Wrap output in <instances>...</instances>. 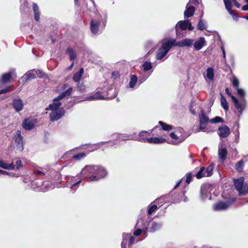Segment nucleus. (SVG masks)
<instances>
[{
    "label": "nucleus",
    "mask_w": 248,
    "mask_h": 248,
    "mask_svg": "<svg viewBox=\"0 0 248 248\" xmlns=\"http://www.w3.org/2000/svg\"><path fill=\"white\" fill-rule=\"evenodd\" d=\"M148 226V223L147 221H145L143 218L139 219L136 225L137 229L133 232L134 235L138 236L141 233H146Z\"/></svg>",
    "instance_id": "nucleus-7"
},
{
    "label": "nucleus",
    "mask_w": 248,
    "mask_h": 248,
    "mask_svg": "<svg viewBox=\"0 0 248 248\" xmlns=\"http://www.w3.org/2000/svg\"><path fill=\"white\" fill-rule=\"evenodd\" d=\"M199 3L198 0H190L188 2L187 4L191 5L192 4H193L194 5H196Z\"/></svg>",
    "instance_id": "nucleus-56"
},
{
    "label": "nucleus",
    "mask_w": 248,
    "mask_h": 248,
    "mask_svg": "<svg viewBox=\"0 0 248 248\" xmlns=\"http://www.w3.org/2000/svg\"><path fill=\"white\" fill-rule=\"evenodd\" d=\"M15 167L17 170L19 169L22 166V163L20 160H17L16 162Z\"/></svg>",
    "instance_id": "nucleus-52"
},
{
    "label": "nucleus",
    "mask_w": 248,
    "mask_h": 248,
    "mask_svg": "<svg viewBox=\"0 0 248 248\" xmlns=\"http://www.w3.org/2000/svg\"><path fill=\"white\" fill-rule=\"evenodd\" d=\"M228 151L226 147L222 145H219L218 149V161L223 163L227 158Z\"/></svg>",
    "instance_id": "nucleus-14"
},
{
    "label": "nucleus",
    "mask_w": 248,
    "mask_h": 248,
    "mask_svg": "<svg viewBox=\"0 0 248 248\" xmlns=\"http://www.w3.org/2000/svg\"><path fill=\"white\" fill-rule=\"evenodd\" d=\"M213 186L210 184H202L201 187V197L203 201L211 199V192Z\"/></svg>",
    "instance_id": "nucleus-8"
},
{
    "label": "nucleus",
    "mask_w": 248,
    "mask_h": 248,
    "mask_svg": "<svg viewBox=\"0 0 248 248\" xmlns=\"http://www.w3.org/2000/svg\"><path fill=\"white\" fill-rule=\"evenodd\" d=\"M46 171L43 170L42 168H35L33 169V174L37 176L41 175H45Z\"/></svg>",
    "instance_id": "nucleus-40"
},
{
    "label": "nucleus",
    "mask_w": 248,
    "mask_h": 248,
    "mask_svg": "<svg viewBox=\"0 0 248 248\" xmlns=\"http://www.w3.org/2000/svg\"><path fill=\"white\" fill-rule=\"evenodd\" d=\"M172 43L174 46L179 47H190L194 43V39L185 38L177 42L175 39L170 38Z\"/></svg>",
    "instance_id": "nucleus-11"
},
{
    "label": "nucleus",
    "mask_w": 248,
    "mask_h": 248,
    "mask_svg": "<svg viewBox=\"0 0 248 248\" xmlns=\"http://www.w3.org/2000/svg\"><path fill=\"white\" fill-rule=\"evenodd\" d=\"M244 178L241 177L234 179L235 188L238 191L240 195H245L248 193V185L244 184Z\"/></svg>",
    "instance_id": "nucleus-4"
},
{
    "label": "nucleus",
    "mask_w": 248,
    "mask_h": 248,
    "mask_svg": "<svg viewBox=\"0 0 248 248\" xmlns=\"http://www.w3.org/2000/svg\"><path fill=\"white\" fill-rule=\"evenodd\" d=\"M12 143L14 146V149L17 152H22L24 149V143L23 137L21 132L17 130L13 137Z\"/></svg>",
    "instance_id": "nucleus-6"
},
{
    "label": "nucleus",
    "mask_w": 248,
    "mask_h": 248,
    "mask_svg": "<svg viewBox=\"0 0 248 248\" xmlns=\"http://www.w3.org/2000/svg\"><path fill=\"white\" fill-rule=\"evenodd\" d=\"M158 124L161 125L163 130L165 131H170L172 129L171 125L167 124L162 121H159Z\"/></svg>",
    "instance_id": "nucleus-42"
},
{
    "label": "nucleus",
    "mask_w": 248,
    "mask_h": 248,
    "mask_svg": "<svg viewBox=\"0 0 248 248\" xmlns=\"http://www.w3.org/2000/svg\"><path fill=\"white\" fill-rule=\"evenodd\" d=\"M86 100L94 101L105 99V96L102 95V93L100 91L92 93L85 97Z\"/></svg>",
    "instance_id": "nucleus-16"
},
{
    "label": "nucleus",
    "mask_w": 248,
    "mask_h": 248,
    "mask_svg": "<svg viewBox=\"0 0 248 248\" xmlns=\"http://www.w3.org/2000/svg\"><path fill=\"white\" fill-rule=\"evenodd\" d=\"M226 93L231 97L236 108L238 110L239 113V117H240L242 115V108L241 107H243L245 105V100L243 99L241 102H239L238 99L236 98L235 96L232 95V93L230 92L228 88H226L225 90Z\"/></svg>",
    "instance_id": "nucleus-10"
},
{
    "label": "nucleus",
    "mask_w": 248,
    "mask_h": 248,
    "mask_svg": "<svg viewBox=\"0 0 248 248\" xmlns=\"http://www.w3.org/2000/svg\"><path fill=\"white\" fill-rule=\"evenodd\" d=\"M0 168L5 170H14L15 168V166L13 163L9 164L0 160Z\"/></svg>",
    "instance_id": "nucleus-29"
},
{
    "label": "nucleus",
    "mask_w": 248,
    "mask_h": 248,
    "mask_svg": "<svg viewBox=\"0 0 248 248\" xmlns=\"http://www.w3.org/2000/svg\"><path fill=\"white\" fill-rule=\"evenodd\" d=\"M213 165H210L209 166H208L206 169L205 168V172L206 173V176L209 177L213 174Z\"/></svg>",
    "instance_id": "nucleus-43"
},
{
    "label": "nucleus",
    "mask_w": 248,
    "mask_h": 248,
    "mask_svg": "<svg viewBox=\"0 0 248 248\" xmlns=\"http://www.w3.org/2000/svg\"><path fill=\"white\" fill-rule=\"evenodd\" d=\"M106 22L107 15L106 14L103 18L101 17L97 20H92L90 23L91 32L94 34L101 33L106 27Z\"/></svg>",
    "instance_id": "nucleus-2"
},
{
    "label": "nucleus",
    "mask_w": 248,
    "mask_h": 248,
    "mask_svg": "<svg viewBox=\"0 0 248 248\" xmlns=\"http://www.w3.org/2000/svg\"><path fill=\"white\" fill-rule=\"evenodd\" d=\"M189 110H190V111L191 112V113L193 115L196 114V111H195V109L193 108V107L191 104L190 105Z\"/></svg>",
    "instance_id": "nucleus-61"
},
{
    "label": "nucleus",
    "mask_w": 248,
    "mask_h": 248,
    "mask_svg": "<svg viewBox=\"0 0 248 248\" xmlns=\"http://www.w3.org/2000/svg\"><path fill=\"white\" fill-rule=\"evenodd\" d=\"M236 201L235 198H229L226 202H220L214 205V211H224L227 210Z\"/></svg>",
    "instance_id": "nucleus-9"
},
{
    "label": "nucleus",
    "mask_w": 248,
    "mask_h": 248,
    "mask_svg": "<svg viewBox=\"0 0 248 248\" xmlns=\"http://www.w3.org/2000/svg\"><path fill=\"white\" fill-rule=\"evenodd\" d=\"M108 174L106 169L98 165H86L81 171L84 178H88L90 181H98Z\"/></svg>",
    "instance_id": "nucleus-1"
},
{
    "label": "nucleus",
    "mask_w": 248,
    "mask_h": 248,
    "mask_svg": "<svg viewBox=\"0 0 248 248\" xmlns=\"http://www.w3.org/2000/svg\"><path fill=\"white\" fill-rule=\"evenodd\" d=\"M170 135L172 139L178 140L179 139L178 137L174 132H171Z\"/></svg>",
    "instance_id": "nucleus-59"
},
{
    "label": "nucleus",
    "mask_w": 248,
    "mask_h": 248,
    "mask_svg": "<svg viewBox=\"0 0 248 248\" xmlns=\"http://www.w3.org/2000/svg\"><path fill=\"white\" fill-rule=\"evenodd\" d=\"M65 113V110L63 108H61L57 110L52 111L49 114V117L51 121L54 122L61 119Z\"/></svg>",
    "instance_id": "nucleus-13"
},
{
    "label": "nucleus",
    "mask_w": 248,
    "mask_h": 248,
    "mask_svg": "<svg viewBox=\"0 0 248 248\" xmlns=\"http://www.w3.org/2000/svg\"><path fill=\"white\" fill-rule=\"evenodd\" d=\"M12 105L15 111L17 112L21 111L23 109V102L20 98L14 99L12 101Z\"/></svg>",
    "instance_id": "nucleus-17"
},
{
    "label": "nucleus",
    "mask_w": 248,
    "mask_h": 248,
    "mask_svg": "<svg viewBox=\"0 0 248 248\" xmlns=\"http://www.w3.org/2000/svg\"><path fill=\"white\" fill-rule=\"evenodd\" d=\"M43 185L45 187H48V189L51 187V184L49 182H44Z\"/></svg>",
    "instance_id": "nucleus-60"
},
{
    "label": "nucleus",
    "mask_w": 248,
    "mask_h": 248,
    "mask_svg": "<svg viewBox=\"0 0 248 248\" xmlns=\"http://www.w3.org/2000/svg\"><path fill=\"white\" fill-rule=\"evenodd\" d=\"M220 103L223 109L225 111H227L229 109L228 102L226 98L222 94H221Z\"/></svg>",
    "instance_id": "nucleus-38"
},
{
    "label": "nucleus",
    "mask_w": 248,
    "mask_h": 248,
    "mask_svg": "<svg viewBox=\"0 0 248 248\" xmlns=\"http://www.w3.org/2000/svg\"><path fill=\"white\" fill-rule=\"evenodd\" d=\"M233 128L235 129V132L238 133V137H239V125L238 123H236L233 126Z\"/></svg>",
    "instance_id": "nucleus-55"
},
{
    "label": "nucleus",
    "mask_w": 248,
    "mask_h": 248,
    "mask_svg": "<svg viewBox=\"0 0 248 248\" xmlns=\"http://www.w3.org/2000/svg\"><path fill=\"white\" fill-rule=\"evenodd\" d=\"M232 84L235 90L237 88H239V82L238 79L236 77H233L232 80Z\"/></svg>",
    "instance_id": "nucleus-49"
},
{
    "label": "nucleus",
    "mask_w": 248,
    "mask_h": 248,
    "mask_svg": "<svg viewBox=\"0 0 248 248\" xmlns=\"http://www.w3.org/2000/svg\"><path fill=\"white\" fill-rule=\"evenodd\" d=\"M225 8L230 15H231L234 20H237L238 16L234 14L232 10V3L231 0H223Z\"/></svg>",
    "instance_id": "nucleus-20"
},
{
    "label": "nucleus",
    "mask_w": 248,
    "mask_h": 248,
    "mask_svg": "<svg viewBox=\"0 0 248 248\" xmlns=\"http://www.w3.org/2000/svg\"><path fill=\"white\" fill-rule=\"evenodd\" d=\"M117 138L118 140H133L136 139L135 134H117Z\"/></svg>",
    "instance_id": "nucleus-25"
},
{
    "label": "nucleus",
    "mask_w": 248,
    "mask_h": 248,
    "mask_svg": "<svg viewBox=\"0 0 248 248\" xmlns=\"http://www.w3.org/2000/svg\"><path fill=\"white\" fill-rule=\"evenodd\" d=\"M242 10L245 11H248V4L245 5L242 7Z\"/></svg>",
    "instance_id": "nucleus-62"
},
{
    "label": "nucleus",
    "mask_w": 248,
    "mask_h": 248,
    "mask_svg": "<svg viewBox=\"0 0 248 248\" xmlns=\"http://www.w3.org/2000/svg\"><path fill=\"white\" fill-rule=\"evenodd\" d=\"M66 52L67 54L69 56L70 60L71 61H74V60L76 58V54L75 53V52L74 51L73 48H72L71 47H68L67 48V49L66 50Z\"/></svg>",
    "instance_id": "nucleus-35"
},
{
    "label": "nucleus",
    "mask_w": 248,
    "mask_h": 248,
    "mask_svg": "<svg viewBox=\"0 0 248 248\" xmlns=\"http://www.w3.org/2000/svg\"><path fill=\"white\" fill-rule=\"evenodd\" d=\"M230 134V128L226 125H222L219 127L218 134L221 138H226Z\"/></svg>",
    "instance_id": "nucleus-18"
},
{
    "label": "nucleus",
    "mask_w": 248,
    "mask_h": 248,
    "mask_svg": "<svg viewBox=\"0 0 248 248\" xmlns=\"http://www.w3.org/2000/svg\"><path fill=\"white\" fill-rule=\"evenodd\" d=\"M78 88L81 91H84L85 90V86L83 83L78 82Z\"/></svg>",
    "instance_id": "nucleus-53"
},
{
    "label": "nucleus",
    "mask_w": 248,
    "mask_h": 248,
    "mask_svg": "<svg viewBox=\"0 0 248 248\" xmlns=\"http://www.w3.org/2000/svg\"><path fill=\"white\" fill-rule=\"evenodd\" d=\"M195 176L198 179H201L203 177H207L205 172V167H201L199 170L196 173Z\"/></svg>",
    "instance_id": "nucleus-36"
},
{
    "label": "nucleus",
    "mask_w": 248,
    "mask_h": 248,
    "mask_svg": "<svg viewBox=\"0 0 248 248\" xmlns=\"http://www.w3.org/2000/svg\"><path fill=\"white\" fill-rule=\"evenodd\" d=\"M172 47H173V46L170 38L163 40L161 46L159 48L156 54V59L157 60H162Z\"/></svg>",
    "instance_id": "nucleus-3"
},
{
    "label": "nucleus",
    "mask_w": 248,
    "mask_h": 248,
    "mask_svg": "<svg viewBox=\"0 0 248 248\" xmlns=\"http://www.w3.org/2000/svg\"><path fill=\"white\" fill-rule=\"evenodd\" d=\"M142 67L144 72H147L153 68V65L151 62L145 61L142 64Z\"/></svg>",
    "instance_id": "nucleus-39"
},
{
    "label": "nucleus",
    "mask_w": 248,
    "mask_h": 248,
    "mask_svg": "<svg viewBox=\"0 0 248 248\" xmlns=\"http://www.w3.org/2000/svg\"><path fill=\"white\" fill-rule=\"evenodd\" d=\"M175 28L177 36H180L182 31H186L187 29L189 31H192L194 28L192 26L191 23L188 20L179 21L175 25Z\"/></svg>",
    "instance_id": "nucleus-5"
},
{
    "label": "nucleus",
    "mask_w": 248,
    "mask_h": 248,
    "mask_svg": "<svg viewBox=\"0 0 248 248\" xmlns=\"http://www.w3.org/2000/svg\"><path fill=\"white\" fill-rule=\"evenodd\" d=\"M135 238L128 233H124L123 234V241L121 243L122 248H126V244L128 243V247L134 244Z\"/></svg>",
    "instance_id": "nucleus-15"
},
{
    "label": "nucleus",
    "mask_w": 248,
    "mask_h": 248,
    "mask_svg": "<svg viewBox=\"0 0 248 248\" xmlns=\"http://www.w3.org/2000/svg\"><path fill=\"white\" fill-rule=\"evenodd\" d=\"M244 166V162L243 160H241L239 161L235 165V170L239 172L243 171Z\"/></svg>",
    "instance_id": "nucleus-41"
},
{
    "label": "nucleus",
    "mask_w": 248,
    "mask_h": 248,
    "mask_svg": "<svg viewBox=\"0 0 248 248\" xmlns=\"http://www.w3.org/2000/svg\"><path fill=\"white\" fill-rule=\"evenodd\" d=\"M12 87H13L11 86H9L3 89L0 90V94H3V93L8 92L9 91H10L11 90V89L12 88Z\"/></svg>",
    "instance_id": "nucleus-51"
},
{
    "label": "nucleus",
    "mask_w": 248,
    "mask_h": 248,
    "mask_svg": "<svg viewBox=\"0 0 248 248\" xmlns=\"http://www.w3.org/2000/svg\"><path fill=\"white\" fill-rule=\"evenodd\" d=\"M184 139H181V140H180L179 141H174V140H170V141H168V143H169V144H173V145H177V144H178L179 143H181V142H182L183 140H184Z\"/></svg>",
    "instance_id": "nucleus-54"
},
{
    "label": "nucleus",
    "mask_w": 248,
    "mask_h": 248,
    "mask_svg": "<svg viewBox=\"0 0 248 248\" xmlns=\"http://www.w3.org/2000/svg\"><path fill=\"white\" fill-rule=\"evenodd\" d=\"M150 135V133L146 131H141L138 135V137L136 139L137 140L141 141V142H147V137Z\"/></svg>",
    "instance_id": "nucleus-24"
},
{
    "label": "nucleus",
    "mask_w": 248,
    "mask_h": 248,
    "mask_svg": "<svg viewBox=\"0 0 248 248\" xmlns=\"http://www.w3.org/2000/svg\"><path fill=\"white\" fill-rule=\"evenodd\" d=\"M206 44V41L203 37H201L193 44L194 48L196 50H201Z\"/></svg>",
    "instance_id": "nucleus-22"
},
{
    "label": "nucleus",
    "mask_w": 248,
    "mask_h": 248,
    "mask_svg": "<svg viewBox=\"0 0 248 248\" xmlns=\"http://www.w3.org/2000/svg\"><path fill=\"white\" fill-rule=\"evenodd\" d=\"M35 78V75L32 71L27 72L22 77L23 81H27L28 80L30 79H33Z\"/></svg>",
    "instance_id": "nucleus-30"
},
{
    "label": "nucleus",
    "mask_w": 248,
    "mask_h": 248,
    "mask_svg": "<svg viewBox=\"0 0 248 248\" xmlns=\"http://www.w3.org/2000/svg\"><path fill=\"white\" fill-rule=\"evenodd\" d=\"M60 100L57 98L53 99V103L50 104L48 106L49 109L51 111L57 110L59 109L60 107L61 106L62 103L59 101Z\"/></svg>",
    "instance_id": "nucleus-26"
},
{
    "label": "nucleus",
    "mask_w": 248,
    "mask_h": 248,
    "mask_svg": "<svg viewBox=\"0 0 248 248\" xmlns=\"http://www.w3.org/2000/svg\"><path fill=\"white\" fill-rule=\"evenodd\" d=\"M157 209V206L155 204L151 206H149L148 209V212H147L148 215H152L154 213H155Z\"/></svg>",
    "instance_id": "nucleus-46"
},
{
    "label": "nucleus",
    "mask_w": 248,
    "mask_h": 248,
    "mask_svg": "<svg viewBox=\"0 0 248 248\" xmlns=\"http://www.w3.org/2000/svg\"><path fill=\"white\" fill-rule=\"evenodd\" d=\"M33 10L34 12V19L36 21H39L40 19V12L39 11V7L35 3H33Z\"/></svg>",
    "instance_id": "nucleus-33"
},
{
    "label": "nucleus",
    "mask_w": 248,
    "mask_h": 248,
    "mask_svg": "<svg viewBox=\"0 0 248 248\" xmlns=\"http://www.w3.org/2000/svg\"><path fill=\"white\" fill-rule=\"evenodd\" d=\"M194 175H192L191 172H188L186 174V183L187 184H190V183L192 181V177Z\"/></svg>",
    "instance_id": "nucleus-48"
},
{
    "label": "nucleus",
    "mask_w": 248,
    "mask_h": 248,
    "mask_svg": "<svg viewBox=\"0 0 248 248\" xmlns=\"http://www.w3.org/2000/svg\"><path fill=\"white\" fill-rule=\"evenodd\" d=\"M35 124V121L30 119H25L23 123L22 126L26 130H30L33 128Z\"/></svg>",
    "instance_id": "nucleus-21"
},
{
    "label": "nucleus",
    "mask_w": 248,
    "mask_h": 248,
    "mask_svg": "<svg viewBox=\"0 0 248 248\" xmlns=\"http://www.w3.org/2000/svg\"><path fill=\"white\" fill-rule=\"evenodd\" d=\"M195 8L192 5H188L186 6V10L184 12V16L186 17H190L192 16L195 12Z\"/></svg>",
    "instance_id": "nucleus-27"
},
{
    "label": "nucleus",
    "mask_w": 248,
    "mask_h": 248,
    "mask_svg": "<svg viewBox=\"0 0 248 248\" xmlns=\"http://www.w3.org/2000/svg\"><path fill=\"white\" fill-rule=\"evenodd\" d=\"M72 90V88L70 87L68 88L66 91L62 92V93H61L56 98L60 100L65 97L68 96L71 94Z\"/></svg>",
    "instance_id": "nucleus-34"
},
{
    "label": "nucleus",
    "mask_w": 248,
    "mask_h": 248,
    "mask_svg": "<svg viewBox=\"0 0 248 248\" xmlns=\"http://www.w3.org/2000/svg\"><path fill=\"white\" fill-rule=\"evenodd\" d=\"M197 28L199 30L203 31L206 29V26L205 25L204 22L201 19L197 25Z\"/></svg>",
    "instance_id": "nucleus-45"
},
{
    "label": "nucleus",
    "mask_w": 248,
    "mask_h": 248,
    "mask_svg": "<svg viewBox=\"0 0 248 248\" xmlns=\"http://www.w3.org/2000/svg\"><path fill=\"white\" fill-rule=\"evenodd\" d=\"M165 141V139L163 138H149L147 139V142L150 143L161 144Z\"/></svg>",
    "instance_id": "nucleus-28"
},
{
    "label": "nucleus",
    "mask_w": 248,
    "mask_h": 248,
    "mask_svg": "<svg viewBox=\"0 0 248 248\" xmlns=\"http://www.w3.org/2000/svg\"><path fill=\"white\" fill-rule=\"evenodd\" d=\"M66 179L67 181L66 186L69 187L71 188H72L74 186L78 185L81 182V180L78 181H76V178L73 176H67L66 177Z\"/></svg>",
    "instance_id": "nucleus-19"
},
{
    "label": "nucleus",
    "mask_w": 248,
    "mask_h": 248,
    "mask_svg": "<svg viewBox=\"0 0 248 248\" xmlns=\"http://www.w3.org/2000/svg\"><path fill=\"white\" fill-rule=\"evenodd\" d=\"M221 49L222 53H223V61H224V62H226V53H225V51L224 48L223 46H222L221 47Z\"/></svg>",
    "instance_id": "nucleus-58"
},
{
    "label": "nucleus",
    "mask_w": 248,
    "mask_h": 248,
    "mask_svg": "<svg viewBox=\"0 0 248 248\" xmlns=\"http://www.w3.org/2000/svg\"><path fill=\"white\" fill-rule=\"evenodd\" d=\"M210 122L212 124H216L219 122L223 123L224 120L222 118L218 116H216L215 118L211 119Z\"/></svg>",
    "instance_id": "nucleus-47"
},
{
    "label": "nucleus",
    "mask_w": 248,
    "mask_h": 248,
    "mask_svg": "<svg viewBox=\"0 0 248 248\" xmlns=\"http://www.w3.org/2000/svg\"><path fill=\"white\" fill-rule=\"evenodd\" d=\"M138 82V77L136 75H132L130 76V81L128 87L133 88Z\"/></svg>",
    "instance_id": "nucleus-32"
},
{
    "label": "nucleus",
    "mask_w": 248,
    "mask_h": 248,
    "mask_svg": "<svg viewBox=\"0 0 248 248\" xmlns=\"http://www.w3.org/2000/svg\"><path fill=\"white\" fill-rule=\"evenodd\" d=\"M119 74L117 71L113 72L112 73V78L113 79H116L119 77Z\"/></svg>",
    "instance_id": "nucleus-57"
},
{
    "label": "nucleus",
    "mask_w": 248,
    "mask_h": 248,
    "mask_svg": "<svg viewBox=\"0 0 248 248\" xmlns=\"http://www.w3.org/2000/svg\"><path fill=\"white\" fill-rule=\"evenodd\" d=\"M206 78L210 80H212L214 78V71L212 67H208L206 70Z\"/></svg>",
    "instance_id": "nucleus-37"
},
{
    "label": "nucleus",
    "mask_w": 248,
    "mask_h": 248,
    "mask_svg": "<svg viewBox=\"0 0 248 248\" xmlns=\"http://www.w3.org/2000/svg\"><path fill=\"white\" fill-rule=\"evenodd\" d=\"M234 4V5L237 8H240V4L237 1V0H236L235 1H233V2Z\"/></svg>",
    "instance_id": "nucleus-64"
},
{
    "label": "nucleus",
    "mask_w": 248,
    "mask_h": 248,
    "mask_svg": "<svg viewBox=\"0 0 248 248\" xmlns=\"http://www.w3.org/2000/svg\"><path fill=\"white\" fill-rule=\"evenodd\" d=\"M235 90H236L237 94L240 97L239 99H238V101L241 102V101L243 100V99H244L246 101L245 106L243 107H241L242 113L243 110L246 108L247 106V101L246 99L245 98V96L246 94L245 91L243 89L239 88H237L236 89H235Z\"/></svg>",
    "instance_id": "nucleus-23"
},
{
    "label": "nucleus",
    "mask_w": 248,
    "mask_h": 248,
    "mask_svg": "<svg viewBox=\"0 0 248 248\" xmlns=\"http://www.w3.org/2000/svg\"><path fill=\"white\" fill-rule=\"evenodd\" d=\"M209 121V119L208 117L205 115L204 110L202 109L201 110V113L199 115V129L201 131H203L206 127Z\"/></svg>",
    "instance_id": "nucleus-12"
},
{
    "label": "nucleus",
    "mask_w": 248,
    "mask_h": 248,
    "mask_svg": "<svg viewBox=\"0 0 248 248\" xmlns=\"http://www.w3.org/2000/svg\"><path fill=\"white\" fill-rule=\"evenodd\" d=\"M163 223L161 222H154L152 224V226L150 228V232H154L158 230H159L162 226Z\"/></svg>",
    "instance_id": "nucleus-31"
},
{
    "label": "nucleus",
    "mask_w": 248,
    "mask_h": 248,
    "mask_svg": "<svg viewBox=\"0 0 248 248\" xmlns=\"http://www.w3.org/2000/svg\"><path fill=\"white\" fill-rule=\"evenodd\" d=\"M86 156V155L84 153H80L76 154L72 156V158L76 160H80L81 159L84 158Z\"/></svg>",
    "instance_id": "nucleus-44"
},
{
    "label": "nucleus",
    "mask_w": 248,
    "mask_h": 248,
    "mask_svg": "<svg viewBox=\"0 0 248 248\" xmlns=\"http://www.w3.org/2000/svg\"><path fill=\"white\" fill-rule=\"evenodd\" d=\"M82 76L79 75L78 73H75L73 77V79L74 81L78 82L80 80Z\"/></svg>",
    "instance_id": "nucleus-50"
},
{
    "label": "nucleus",
    "mask_w": 248,
    "mask_h": 248,
    "mask_svg": "<svg viewBox=\"0 0 248 248\" xmlns=\"http://www.w3.org/2000/svg\"><path fill=\"white\" fill-rule=\"evenodd\" d=\"M0 174L8 175L9 172L0 170Z\"/></svg>",
    "instance_id": "nucleus-63"
}]
</instances>
